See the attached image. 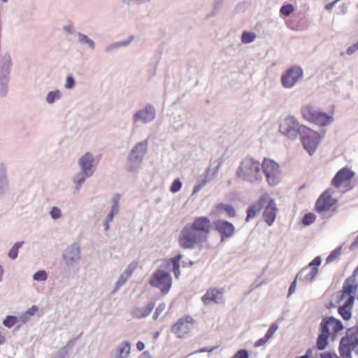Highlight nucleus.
Returning a JSON list of instances; mask_svg holds the SVG:
<instances>
[{"label":"nucleus","mask_w":358,"mask_h":358,"mask_svg":"<svg viewBox=\"0 0 358 358\" xmlns=\"http://www.w3.org/2000/svg\"><path fill=\"white\" fill-rule=\"evenodd\" d=\"M133 40H134V36H131L129 37V38L127 40L114 42V43L108 44L105 46L104 51L106 53H110L120 48L126 47V46L129 45Z\"/></svg>","instance_id":"26"},{"label":"nucleus","mask_w":358,"mask_h":358,"mask_svg":"<svg viewBox=\"0 0 358 358\" xmlns=\"http://www.w3.org/2000/svg\"><path fill=\"white\" fill-rule=\"evenodd\" d=\"M50 217L53 220H59L62 217V210L57 206H53L49 212Z\"/></svg>","instance_id":"41"},{"label":"nucleus","mask_w":358,"mask_h":358,"mask_svg":"<svg viewBox=\"0 0 358 358\" xmlns=\"http://www.w3.org/2000/svg\"><path fill=\"white\" fill-rule=\"evenodd\" d=\"M155 307L153 302H149L145 307H136L132 310V315L136 318L145 317L149 315Z\"/></svg>","instance_id":"24"},{"label":"nucleus","mask_w":358,"mask_h":358,"mask_svg":"<svg viewBox=\"0 0 358 358\" xmlns=\"http://www.w3.org/2000/svg\"><path fill=\"white\" fill-rule=\"evenodd\" d=\"M8 94V85L0 83V96L2 97L6 96Z\"/></svg>","instance_id":"59"},{"label":"nucleus","mask_w":358,"mask_h":358,"mask_svg":"<svg viewBox=\"0 0 358 358\" xmlns=\"http://www.w3.org/2000/svg\"><path fill=\"white\" fill-rule=\"evenodd\" d=\"M319 110L317 107L310 105H306L301 108L303 117L310 122L313 121Z\"/></svg>","instance_id":"27"},{"label":"nucleus","mask_w":358,"mask_h":358,"mask_svg":"<svg viewBox=\"0 0 358 358\" xmlns=\"http://www.w3.org/2000/svg\"><path fill=\"white\" fill-rule=\"evenodd\" d=\"M137 267L138 263L136 262H133L127 266L115 285L114 292L117 291L125 284L127 280L133 275Z\"/></svg>","instance_id":"18"},{"label":"nucleus","mask_w":358,"mask_h":358,"mask_svg":"<svg viewBox=\"0 0 358 358\" xmlns=\"http://www.w3.org/2000/svg\"><path fill=\"white\" fill-rule=\"evenodd\" d=\"M131 343L123 341L120 343L115 351L110 354V358H127L130 354Z\"/></svg>","instance_id":"23"},{"label":"nucleus","mask_w":358,"mask_h":358,"mask_svg":"<svg viewBox=\"0 0 358 358\" xmlns=\"http://www.w3.org/2000/svg\"><path fill=\"white\" fill-rule=\"evenodd\" d=\"M257 37V35L253 32L243 31L241 36V41L244 44H248L253 42Z\"/></svg>","instance_id":"38"},{"label":"nucleus","mask_w":358,"mask_h":358,"mask_svg":"<svg viewBox=\"0 0 358 358\" xmlns=\"http://www.w3.org/2000/svg\"><path fill=\"white\" fill-rule=\"evenodd\" d=\"M303 77V71L301 66L294 65L287 69L281 76L280 81L286 89L293 88Z\"/></svg>","instance_id":"10"},{"label":"nucleus","mask_w":358,"mask_h":358,"mask_svg":"<svg viewBox=\"0 0 358 358\" xmlns=\"http://www.w3.org/2000/svg\"><path fill=\"white\" fill-rule=\"evenodd\" d=\"M224 0H215L211 11L207 15V17H211L218 14Z\"/></svg>","instance_id":"39"},{"label":"nucleus","mask_w":358,"mask_h":358,"mask_svg":"<svg viewBox=\"0 0 358 358\" xmlns=\"http://www.w3.org/2000/svg\"><path fill=\"white\" fill-rule=\"evenodd\" d=\"M210 231V221L207 217H199L192 223L185 224L180 231L178 243L185 250H193L206 241Z\"/></svg>","instance_id":"1"},{"label":"nucleus","mask_w":358,"mask_h":358,"mask_svg":"<svg viewBox=\"0 0 358 358\" xmlns=\"http://www.w3.org/2000/svg\"><path fill=\"white\" fill-rule=\"evenodd\" d=\"M165 308H166V305H165V303H160V304L157 306V308H156V310H155V313H154V318L156 320V319L158 317V316H159V315H161V313H162V312H164V310H165Z\"/></svg>","instance_id":"57"},{"label":"nucleus","mask_w":358,"mask_h":358,"mask_svg":"<svg viewBox=\"0 0 358 358\" xmlns=\"http://www.w3.org/2000/svg\"><path fill=\"white\" fill-rule=\"evenodd\" d=\"M358 50V41L353 44L352 45L350 46L347 50H346V53L349 55H351L352 54H354L355 52H357Z\"/></svg>","instance_id":"58"},{"label":"nucleus","mask_w":358,"mask_h":358,"mask_svg":"<svg viewBox=\"0 0 358 358\" xmlns=\"http://www.w3.org/2000/svg\"><path fill=\"white\" fill-rule=\"evenodd\" d=\"M8 179L4 174L0 175V190L4 192L7 187Z\"/></svg>","instance_id":"52"},{"label":"nucleus","mask_w":358,"mask_h":358,"mask_svg":"<svg viewBox=\"0 0 358 358\" xmlns=\"http://www.w3.org/2000/svg\"><path fill=\"white\" fill-rule=\"evenodd\" d=\"M334 120L332 115H327L319 110L317 115L315 117L313 122L323 127L331 123Z\"/></svg>","instance_id":"28"},{"label":"nucleus","mask_w":358,"mask_h":358,"mask_svg":"<svg viewBox=\"0 0 358 358\" xmlns=\"http://www.w3.org/2000/svg\"><path fill=\"white\" fill-rule=\"evenodd\" d=\"M194 320L189 315H185L178 319L172 326L171 331L177 338H185L192 330Z\"/></svg>","instance_id":"12"},{"label":"nucleus","mask_w":358,"mask_h":358,"mask_svg":"<svg viewBox=\"0 0 358 358\" xmlns=\"http://www.w3.org/2000/svg\"><path fill=\"white\" fill-rule=\"evenodd\" d=\"M18 322V318L16 316L8 315L3 321V324L8 327L11 328Z\"/></svg>","instance_id":"40"},{"label":"nucleus","mask_w":358,"mask_h":358,"mask_svg":"<svg viewBox=\"0 0 358 358\" xmlns=\"http://www.w3.org/2000/svg\"><path fill=\"white\" fill-rule=\"evenodd\" d=\"M352 351H353L352 341V338H350L349 329H348L346 335L341 339L339 353L342 358H352Z\"/></svg>","instance_id":"17"},{"label":"nucleus","mask_w":358,"mask_h":358,"mask_svg":"<svg viewBox=\"0 0 358 358\" xmlns=\"http://www.w3.org/2000/svg\"><path fill=\"white\" fill-rule=\"evenodd\" d=\"M341 253V248H336L334 250H333L327 257L326 259V263L329 264L332 262L334 260L337 259Z\"/></svg>","instance_id":"43"},{"label":"nucleus","mask_w":358,"mask_h":358,"mask_svg":"<svg viewBox=\"0 0 358 358\" xmlns=\"http://www.w3.org/2000/svg\"><path fill=\"white\" fill-rule=\"evenodd\" d=\"M17 318H18V322H20V324H19L17 325V328H20L22 324H24L26 322H27L30 317H28V315L24 312V313H20V315H19V317H17Z\"/></svg>","instance_id":"54"},{"label":"nucleus","mask_w":358,"mask_h":358,"mask_svg":"<svg viewBox=\"0 0 358 358\" xmlns=\"http://www.w3.org/2000/svg\"><path fill=\"white\" fill-rule=\"evenodd\" d=\"M157 64L154 65L148 70V80H151L157 74Z\"/></svg>","instance_id":"55"},{"label":"nucleus","mask_w":358,"mask_h":358,"mask_svg":"<svg viewBox=\"0 0 358 358\" xmlns=\"http://www.w3.org/2000/svg\"><path fill=\"white\" fill-rule=\"evenodd\" d=\"M343 328L342 322L334 317H323L319 326V334L316 341L317 348L320 350L326 348L331 336V329L333 333L337 334L342 331Z\"/></svg>","instance_id":"4"},{"label":"nucleus","mask_w":358,"mask_h":358,"mask_svg":"<svg viewBox=\"0 0 358 358\" xmlns=\"http://www.w3.org/2000/svg\"><path fill=\"white\" fill-rule=\"evenodd\" d=\"M304 125H300L296 119L293 116L287 117L280 126V131L290 139H295L301 135L302 128H306Z\"/></svg>","instance_id":"11"},{"label":"nucleus","mask_w":358,"mask_h":358,"mask_svg":"<svg viewBox=\"0 0 358 358\" xmlns=\"http://www.w3.org/2000/svg\"><path fill=\"white\" fill-rule=\"evenodd\" d=\"M12 66V59L10 54L3 55L0 62V75L10 76Z\"/></svg>","instance_id":"25"},{"label":"nucleus","mask_w":358,"mask_h":358,"mask_svg":"<svg viewBox=\"0 0 358 358\" xmlns=\"http://www.w3.org/2000/svg\"><path fill=\"white\" fill-rule=\"evenodd\" d=\"M182 186V183L180 181V180L178 178H176L173 181V182L170 187V191L172 193H176L180 190Z\"/></svg>","instance_id":"46"},{"label":"nucleus","mask_w":358,"mask_h":358,"mask_svg":"<svg viewBox=\"0 0 358 358\" xmlns=\"http://www.w3.org/2000/svg\"><path fill=\"white\" fill-rule=\"evenodd\" d=\"M262 164L251 157L244 158L236 171L237 177L241 180L258 185L262 180Z\"/></svg>","instance_id":"3"},{"label":"nucleus","mask_w":358,"mask_h":358,"mask_svg":"<svg viewBox=\"0 0 358 358\" xmlns=\"http://www.w3.org/2000/svg\"><path fill=\"white\" fill-rule=\"evenodd\" d=\"M90 174H86L80 171L73 177V182L75 184L76 190H80L81 185L85 182L87 178L91 177Z\"/></svg>","instance_id":"30"},{"label":"nucleus","mask_w":358,"mask_h":358,"mask_svg":"<svg viewBox=\"0 0 358 358\" xmlns=\"http://www.w3.org/2000/svg\"><path fill=\"white\" fill-rule=\"evenodd\" d=\"M259 210V206H251L247 210L246 221L248 222L250 219L254 217L257 210Z\"/></svg>","instance_id":"47"},{"label":"nucleus","mask_w":358,"mask_h":358,"mask_svg":"<svg viewBox=\"0 0 358 358\" xmlns=\"http://www.w3.org/2000/svg\"><path fill=\"white\" fill-rule=\"evenodd\" d=\"M300 137L304 149L310 155L315 152L322 138L317 132L308 127L302 128Z\"/></svg>","instance_id":"9"},{"label":"nucleus","mask_w":358,"mask_h":358,"mask_svg":"<svg viewBox=\"0 0 358 358\" xmlns=\"http://www.w3.org/2000/svg\"><path fill=\"white\" fill-rule=\"evenodd\" d=\"M148 140L137 143L130 150L125 162V169L129 172L138 171L148 152Z\"/></svg>","instance_id":"5"},{"label":"nucleus","mask_w":358,"mask_h":358,"mask_svg":"<svg viewBox=\"0 0 358 358\" xmlns=\"http://www.w3.org/2000/svg\"><path fill=\"white\" fill-rule=\"evenodd\" d=\"M322 263V259L320 257H316L312 262L308 264V266L310 268H318Z\"/></svg>","instance_id":"56"},{"label":"nucleus","mask_w":358,"mask_h":358,"mask_svg":"<svg viewBox=\"0 0 358 358\" xmlns=\"http://www.w3.org/2000/svg\"><path fill=\"white\" fill-rule=\"evenodd\" d=\"M264 174L268 185L271 187L278 185L282 180V171L278 163L272 159H264L262 162Z\"/></svg>","instance_id":"6"},{"label":"nucleus","mask_w":358,"mask_h":358,"mask_svg":"<svg viewBox=\"0 0 358 358\" xmlns=\"http://www.w3.org/2000/svg\"><path fill=\"white\" fill-rule=\"evenodd\" d=\"M63 260L69 268L76 265L80 258V248L78 243H74L66 248L62 256Z\"/></svg>","instance_id":"13"},{"label":"nucleus","mask_w":358,"mask_h":358,"mask_svg":"<svg viewBox=\"0 0 358 358\" xmlns=\"http://www.w3.org/2000/svg\"><path fill=\"white\" fill-rule=\"evenodd\" d=\"M152 287L159 288L164 294H167L172 285V278L166 271L158 269L154 272L149 281Z\"/></svg>","instance_id":"7"},{"label":"nucleus","mask_w":358,"mask_h":358,"mask_svg":"<svg viewBox=\"0 0 358 358\" xmlns=\"http://www.w3.org/2000/svg\"><path fill=\"white\" fill-rule=\"evenodd\" d=\"M294 10V6L292 4L288 3V4L283 5L280 8V13L285 16H289Z\"/></svg>","instance_id":"45"},{"label":"nucleus","mask_w":358,"mask_h":358,"mask_svg":"<svg viewBox=\"0 0 358 358\" xmlns=\"http://www.w3.org/2000/svg\"><path fill=\"white\" fill-rule=\"evenodd\" d=\"M278 326L275 323H273L270 326L269 329L266 331L264 336L268 340H269L273 336V334L275 333V331L278 330Z\"/></svg>","instance_id":"48"},{"label":"nucleus","mask_w":358,"mask_h":358,"mask_svg":"<svg viewBox=\"0 0 358 358\" xmlns=\"http://www.w3.org/2000/svg\"><path fill=\"white\" fill-rule=\"evenodd\" d=\"M222 208L231 217H234L236 215V210L234 208L229 204H223Z\"/></svg>","instance_id":"50"},{"label":"nucleus","mask_w":358,"mask_h":358,"mask_svg":"<svg viewBox=\"0 0 358 358\" xmlns=\"http://www.w3.org/2000/svg\"><path fill=\"white\" fill-rule=\"evenodd\" d=\"M10 81V76L0 75V83L8 85Z\"/></svg>","instance_id":"64"},{"label":"nucleus","mask_w":358,"mask_h":358,"mask_svg":"<svg viewBox=\"0 0 358 358\" xmlns=\"http://www.w3.org/2000/svg\"><path fill=\"white\" fill-rule=\"evenodd\" d=\"M268 341V340L265 336H264L255 342V347H260L264 345Z\"/></svg>","instance_id":"63"},{"label":"nucleus","mask_w":358,"mask_h":358,"mask_svg":"<svg viewBox=\"0 0 358 358\" xmlns=\"http://www.w3.org/2000/svg\"><path fill=\"white\" fill-rule=\"evenodd\" d=\"M23 244V241L16 242L10 249L8 253V257L13 260L15 259L17 257L19 249L22 246Z\"/></svg>","instance_id":"35"},{"label":"nucleus","mask_w":358,"mask_h":358,"mask_svg":"<svg viewBox=\"0 0 358 358\" xmlns=\"http://www.w3.org/2000/svg\"><path fill=\"white\" fill-rule=\"evenodd\" d=\"M315 218L316 216L313 213H306L302 219V222L305 226H308L315 222Z\"/></svg>","instance_id":"44"},{"label":"nucleus","mask_w":358,"mask_h":358,"mask_svg":"<svg viewBox=\"0 0 358 358\" xmlns=\"http://www.w3.org/2000/svg\"><path fill=\"white\" fill-rule=\"evenodd\" d=\"M232 358H249V354L247 350L242 349L238 350Z\"/></svg>","instance_id":"51"},{"label":"nucleus","mask_w":358,"mask_h":358,"mask_svg":"<svg viewBox=\"0 0 358 358\" xmlns=\"http://www.w3.org/2000/svg\"><path fill=\"white\" fill-rule=\"evenodd\" d=\"M37 311L38 307L36 306H33L24 313L28 315V317H30L31 316H33Z\"/></svg>","instance_id":"62"},{"label":"nucleus","mask_w":358,"mask_h":358,"mask_svg":"<svg viewBox=\"0 0 358 358\" xmlns=\"http://www.w3.org/2000/svg\"><path fill=\"white\" fill-rule=\"evenodd\" d=\"M318 268H310L308 266L303 267L296 275V280L299 281L310 282L313 280L318 273Z\"/></svg>","instance_id":"21"},{"label":"nucleus","mask_w":358,"mask_h":358,"mask_svg":"<svg viewBox=\"0 0 358 358\" xmlns=\"http://www.w3.org/2000/svg\"><path fill=\"white\" fill-rule=\"evenodd\" d=\"M276 204L273 199H270L264 211V221L271 226L276 217Z\"/></svg>","instance_id":"22"},{"label":"nucleus","mask_w":358,"mask_h":358,"mask_svg":"<svg viewBox=\"0 0 358 358\" xmlns=\"http://www.w3.org/2000/svg\"><path fill=\"white\" fill-rule=\"evenodd\" d=\"M75 85L76 82L74 78L71 75L68 76L66 78V83L64 85V87L66 90H71L74 87Z\"/></svg>","instance_id":"49"},{"label":"nucleus","mask_w":358,"mask_h":358,"mask_svg":"<svg viewBox=\"0 0 358 358\" xmlns=\"http://www.w3.org/2000/svg\"><path fill=\"white\" fill-rule=\"evenodd\" d=\"M354 176V173L348 168H342L339 170L331 180V184L335 187L338 188L343 182L351 180Z\"/></svg>","instance_id":"19"},{"label":"nucleus","mask_w":358,"mask_h":358,"mask_svg":"<svg viewBox=\"0 0 358 358\" xmlns=\"http://www.w3.org/2000/svg\"><path fill=\"white\" fill-rule=\"evenodd\" d=\"M157 110L155 107L150 104H146L143 108L136 110L132 116V123L135 127L142 124H148L156 118Z\"/></svg>","instance_id":"8"},{"label":"nucleus","mask_w":358,"mask_h":358,"mask_svg":"<svg viewBox=\"0 0 358 358\" xmlns=\"http://www.w3.org/2000/svg\"><path fill=\"white\" fill-rule=\"evenodd\" d=\"M78 166L80 170L86 174L92 176L96 168V164L94 163V156L90 153L86 152L78 160Z\"/></svg>","instance_id":"15"},{"label":"nucleus","mask_w":358,"mask_h":358,"mask_svg":"<svg viewBox=\"0 0 358 358\" xmlns=\"http://www.w3.org/2000/svg\"><path fill=\"white\" fill-rule=\"evenodd\" d=\"M121 196L120 194L117 193L115 194L113 197L111 198L110 203H111V208L110 211H113V213H119V203L120 201Z\"/></svg>","instance_id":"37"},{"label":"nucleus","mask_w":358,"mask_h":358,"mask_svg":"<svg viewBox=\"0 0 358 358\" xmlns=\"http://www.w3.org/2000/svg\"><path fill=\"white\" fill-rule=\"evenodd\" d=\"M215 227L221 234V240L224 241L225 238L232 236L235 231L234 226L229 222L219 220L215 223Z\"/></svg>","instance_id":"16"},{"label":"nucleus","mask_w":358,"mask_h":358,"mask_svg":"<svg viewBox=\"0 0 358 358\" xmlns=\"http://www.w3.org/2000/svg\"><path fill=\"white\" fill-rule=\"evenodd\" d=\"M333 190L327 189L317 199L315 204V210L318 213L328 210L337 201L332 196Z\"/></svg>","instance_id":"14"},{"label":"nucleus","mask_w":358,"mask_h":358,"mask_svg":"<svg viewBox=\"0 0 358 358\" xmlns=\"http://www.w3.org/2000/svg\"><path fill=\"white\" fill-rule=\"evenodd\" d=\"M337 303L345 299L343 304L339 306L338 312L344 320H349L352 317L351 310L353 307L355 299L358 298V286L355 281L348 278L343 285V289L336 294Z\"/></svg>","instance_id":"2"},{"label":"nucleus","mask_w":358,"mask_h":358,"mask_svg":"<svg viewBox=\"0 0 358 358\" xmlns=\"http://www.w3.org/2000/svg\"><path fill=\"white\" fill-rule=\"evenodd\" d=\"M181 258H182V255H178L171 259V262L173 264V273H174V275L176 278H178L179 275H180V260L181 259Z\"/></svg>","instance_id":"36"},{"label":"nucleus","mask_w":358,"mask_h":358,"mask_svg":"<svg viewBox=\"0 0 358 358\" xmlns=\"http://www.w3.org/2000/svg\"><path fill=\"white\" fill-rule=\"evenodd\" d=\"M78 43L82 45H85L89 50H94L95 49V42L90 38L87 35L78 32L77 34Z\"/></svg>","instance_id":"29"},{"label":"nucleus","mask_w":358,"mask_h":358,"mask_svg":"<svg viewBox=\"0 0 358 358\" xmlns=\"http://www.w3.org/2000/svg\"><path fill=\"white\" fill-rule=\"evenodd\" d=\"M73 341H70L66 345H65L62 349L57 352L52 357V358H66L69 354L70 350L72 349L73 346Z\"/></svg>","instance_id":"32"},{"label":"nucleus","mask_w":358,"mask_h":358,"mask_svg":"<svg viewBox=\"0 0 358 358\" xmlns=\"http://www.w3.org/2000/svg\"><path fill=\"white\" fill-rule=\"evenodd\" d=\"M202 301L206 305H208L210 302L221 303L223 301L222 292L217 288L210 289L203 296Z\"/></svg>","instance_id":"20"},{"label":"nucleus","mask_w":358,"mask_h":358,"mask_svg":"<svg viewBox=\"0 0 358 358\" xmlns=\"http://www.w3.org/2000/svg\"><path fill=\"white\" fill-rule=\"evenodd\" d=\"M48 273L45 270H39L33 275V279L36 281H45Z\"/></svg>","instance_id":"42"},{"label":"nucleus","mask_w":358,"mask_h":358,"mask_svg":"<svg viewBox=\"0 0 358 358\" xmlns=\"http://www.w3.org/2000/svg\"><path fill=\"white\" fill-rule=\"evenodd\" d=\"M208 183L206 181L203 180V179H199L198 180V183L194 187L193 194L199 192Z\"/></svg>","instance_id":"53"},{"label":"nucleus","mask_w":358,"mask_h":358,"mask_svg":"<svg viewBox=\"0 0 358 358\" xmlns=\"http://www.w3.org/2000/svg\"><path fill=\"white\" fill-rule=\"evenodd\" d=\"M352 341L353 351L358 355V327L348 329Z\"/></svg>","instance_id":"31"},{"label":"nucleus","mask_w":358,"mask_h":358,"mask_svg":"<svg viewBox=\"0 0 358 358\" xmlns=\"http://www.w3.org/2000/svg\"><path fill=\"white\" fill-rule=\"evenodd\" d=\"M298 280H296V278L293 280V282L291 283L289 291H288V296L293 294L295 292L296 287V281Z\"/></svg>","instance_id":"61"},{"label":"nucleus","mask_w":358,"mask_h":358,"mask_svg":"<svg viewBox=\"0 0 358 358\" xmlns=\"http://www.w3.org/2000/svg\"><path fill=\"white\" fill-rule=\"evenodd\" d=\"M61 98H62V92L59 90H57L55 91H50L46 95L45 101L48 104H52L56 101L61 99Z\"/></svg>","instance_id":"33"},{"label":"nucleus","mask_w":358,"mask_h":358,"mask_svg":"<svg viewBox=\"0 0 358 358\" xmlns=\"http://www.w3.org/2000/svg\"><path fill=\"white\" fill-rule=\"evenodd\" d=\"M219 167H220V166L217 165L214 169H210V168L207 169L203 180L206 181L207 183H208L210 181H212L213 180H214L218 173Z\"/></svg>","instance_id":"34"},{"label":"nucleus","mask_w":358,"mask_h":358,"mask_svg":"<svg viewBox=\"0 0 358 358\" xmlns=\"http://www.w3.org/2000/svg\"><path fill=\"white\" fill-rule=\"evenodd\" d=\"M217 348L216 346L215 347H211V348H208V347H206V348H202L195 352H194L192 354H195V353H201V352H212L213 351H214L215 349Z\"/></svg>","instance_id":"60"}]
</instances>
